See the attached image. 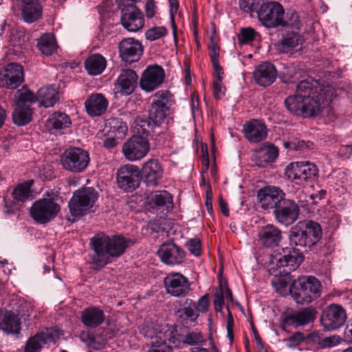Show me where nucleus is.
Instances as JSON below:
<instances>
[{"instance_id": "864d4df0", "label": "nucleus", "mask_w": 352, "mask_h": 352, "mask_svg": "<svg viewBox=\"0 0 352 352\" xmlns=\"http://www.w3.org/2000/svg\"><path fill=\"white\" fill-rule=\"evenodd\" d=\"M17 94H19L16 104L20 105H28V102H34L37 101V94L35 95L33 92L30 90H18Z\"/></svg>"}, {"instance_id": "2eb2a0df", "label": "nucleus", "mask_w": 352, "mask_h": 352, "mask_svg": "<svg viewBox=\"0 0 352 352\" xmlns=\"http://www.w3.org/2000/svg\"><path fill=\"white\" fill-rule=\"evenodd\" d=\"M24 81L23 66L16 63H11L0 71V87L15 89Z\"/></svg>"}, {"instance_id": "72a5a7b5", "label": "nucleus", "mask_w": 352, "mask_h": 352, "mask_svg": "<svg viewBox=\"0 0 352 352\" xmlns=\"http://www.w3.org/2000/svg\"><path fill=\"white\" fill-rule=\"evenodd\" d=\"M278 156V149L273 144L264 145L256 151L255 155L256 164L259 167H265L273 163Z\"/></svg>"}, {"instance_id": "423d86ee", "label": "nucleus", "mask_w": 352, "mask_h": 352, "mask_svg": "<svg viewBox=\"0 0 352 352\" xmlns=\"http://www.w3.org/2000/svg\"><path fill=\"white\" fill-rule=\"evenodd\" d=\"M60 162L64 170L80 173L87 168L90 163L89 153L80 147H70L60 155Z\"/></svg>"}, {"instance_id": "0eeeda50", "label": "nucleus", "mask_w": 352, "mask_h": 352, "mask_svg": "<svg viewBox=\"0 0 352 352\" xmlns=\"http://www.w3.org/2000/svg\"><path fill=\"white\" fill-rule=\"evenodd\" d=\"M98 198V192L91 187H85L76 190L69 201V208L73 217L87 214Z\"/></svg>"}, {"instance_id": "f03ea898", "label": "nucleus", "mask_w": 352, "mask_h": 352, "mask_svg": "<svg viewBox=\"0 0 352 352\" xmlns=\"http://www.w3.org/2000/svg\"><path fill=\"white\" fill-rule=\"evenodd\" d=\"M136 240L126 238L122 234L108 235L104 232L95 234L90 239L93 270H100L111 262V258H118L126 249L133 245Z\"/></svg>"}, {"instance_id": "58836bf2", "label": "nucleus", "mask_w": 352, "mask_h": 352, "mask_svg": "<svg viewBox=\"0 0 352 352\" xmlns=\"http://www.w3.org/2000/svg\"><path fill=\"white\" fill-rule=\"evenodd\" d=\"M37 47L42 54L51 56L57 50V43L53 34H43L37 41Z\"/></svg>"}, {"instance_id": "49530a36", "label": "nucleus", "mask_w": 352, "mask_h": 352, "mask_svg": "<svg viewBox=\"0 0 352 352\" xmlns=\"http://www.w3.org/2000/svg\"><path fill=\"white\" fill-rule=\"evenodd\" d=\"M168 202H172V197L166 190L156 191L150 197V204L156 206H164Z\"/></svg>"}, {"instance_id": "6ab92c4d", "label": "nucleus", "mask_w": 352, "mask_h": 352, "mask_svg": "<svg viewBox=\"0 0 352 352\" xmlns=\"http://www.w3.org/2000/svg\"><path fill=\"white\" fill-rule=\"evenodd\" d=\"M157 254L162 262L172 266L182 264L186 257L185 251L172 240L163 243L157 250Z\"/></svg>"}, {"instance_id": "ea45409f", "label": "nucleus", "mask_w": 352, "mask_h": 352, "mask_svg": "<svg viewBox=\"0 0 352 352\" xmlns=\"http://www.w3.org/2000/svg\"><path fill=\"white\" fill-rule=\"evenodd\" d=\"M37 101L45 108L53 107L58 101L57 91L51 86L41 87L37 91Z\"/></svg>"}, {"instance_id": "69168bd1", "label": "nucleus", "mask_w": 352, "mask_h": 352, "mask_svg": "<svg viewBox=\"0 0 352 352\" xmlns=\"http://www.w3.org/2000/svg\"><path fill=\"white\" fill-rule=\"evenodd\" d=\"M338 344V340L336 336L322 337L318 346L320 349L331 348Z\"/></svg>"}, {"instance_id": "5fc2aeb1", "label": "nucleus", "mask_w": 352, "mask_h": 352, "mask_svg": "<svg viewBox=\"0 0 352 352\" xmlns=\"http://www.w3.org/2000/svg\"><path fill=\"white\" fill-rule=\"evenodd\" d=\"M38 333L45 344L47 342H55L60 336L58 331L54 329H48Z\"/></svg>"}, {"instance_id": "412c9836", "label": "nucleus", "mask_w": 352, "mask_h": 352, "mask_svg": "<svg viewBox=\"0 0 352 352\" xmlns=\"http://www.w3.org/2000/svg\"><path fill=\"white\" fill-rule=\"evenodd\" d=\"M316 314L317 311L314 307H305L298 311L285 314L280 324L283 329L287 327L295 328L302 327L314 322Z\"/></svg>"}, {"instance_id": "338daca9", "label": "nucleus", "mask_w": 352, "mask_h": 352, "mask_svg": "<svg viewBox=\"0 0 352 352\" xmlns=\"http://www.w3.org/2000/svg\"><path fill=\"white\" fill-rule=\"evenodd\" d=\"M209 56L212 64L219 62L220 48L217 44L208 45Z\"/></svg>"}, {"instance_id": "6e6d98bb", "label": "nucleus", "mask_w": 352, "mask_h": 352, "mask_svg": "<svg viewBox=\"0 0 352 352\" xmlns=\"http://www.w3.org/2000/svg\"><path fill=\"white\" fill-rule=\"evenodd\" d=\"M305 340V337L304 336V334L302 332L298 331L285 339V342L287 343V346L288 348L293 349L299 346Z\"/></svg>"}, {"instance_id": "9d476101", "label": "nucleus", "mask_w": 352, "mask_h": 352, "mask_svg": "<svg viewBox=\"0 0 352 352\" xmlns=\"http://www.w3.org/2000/svg\"><path fill=\"white\" fill-rule=\"evenodd\" d=\"M141 180V171L135 165L127 164L120 166L117 170V185L124 192H131L136 190Z\"/></svg>"}, {"instance_id": "052dcab7", "label": "nucleus", "mask_w": 352, "mask_h": 352, "mask_svg": "<svg viewBox=\"0 0 352 352\" xmlns=\"http://www.w3.org/2000/svg\"><path fill=\"white\" fill-rule=\"evenodd\" d=\"M228 309V317L226 320V329H227V335L228 338L232 344L234 342V318L232 315V313L230 311L229 307H227Z\"/></svg>"}, {"instance_id": "de8ad7c7", "label": "nucleus", "mask_w": 352, "mask_h": 352, "mask_svg": "<svg viewBox=\"0 0 352 352\" xmlns=\"http://www.w3.org/2000/svg\"><path fill=\"white\" fill-rule=\"evenodd\" d=\"M206 340L204 339V337L201 332L190 331L187 333H185L184 346H201L204 344Z\"/></svg>"}, {"instance_id": "b1692460", "label": "nucleus", "mask_w": 352, "mask_h": 352, "mask_svg": "<svg viewBox=\"0 0 352 352\" xmlns=\"http://www.w3.org/2000/svg\"><path fill=\"white\" fill-rule=\"evenodd\" d=\"M138 76L131 69L122 70L115 82V90L121 95L129 96L138 85Z\"/></svg>"}, {"instance_id": "e433bc0d", "label": "nucleus", "mask_w": 352, "mask_h": 352, "mask_svg": "<svg viewBox=\"0 0 352 352\" xmlns=\"http://www.w3.org/2000/svg\"><path fill=\"white\" fill-rule=\"evenodd\" d=\"M0 329L8 333H19L21 329V320L12 311H6L0 318Z\"/></svg>"}, {"instance_id": "ddd939ff", "label": "nucleus", "mask_w": 352, "mask_h": 352, "mask_svg": "<svg viewBox=\"0 0 352 352\" xmlns=\"http://www.w3.org/2000/svg\"><path fill=\"white\" fill-rule=\"evenodd\" d=\"M164 286L167 294L175 298H184L191 290L187 277L179 272H171L164 278Z\"/></svg>"}, {"instance_id": "4c0bfd02", "label": "nucleus", "mask_w": 352, "mask_h": 352, "mask_svg": "<svg viewBox=\"0 0 352 352\" xmlns=\"http://www.w3.org/2000/svg\"><path fill=\"white\" fill-rule=\"evenodd\" d=\"M107 66L104 56L99 54L90 55L85 61V67L89 74L96 76L102 74Z\"/></svg>"}, {"instance_id": "6e6552de", "label": "nucleus", "mask_w": 352, "mask_h": 352, "mask_svg": "<svg viewBox=\"0 0 352 352\" xmlns=\"http://www.w3.org/2000/svg\"><path fill=\"white\" fill-rule=\"evenodd\" d=\"M285 176L296 184L309 183L318 177L317 166L308 161L292 162L285 169Z\"/></svg>"}, {"instance_id": "c756f323", "label": "nucleus", "mask_w": 352, "mask_h": 352, "mask_svg": "<svg viewBox=\"0 0 352 352\" xmlns=\"http://www.w3.org/2000/svg\"><path fill=\"white\" fill-rule=\"evenodd\" d=\"M243 133L249 142L258 143L266 138L267 129L264 123L254 119L244 124Z\"/></svg>"}, {"instance_id": "79ce46f5", "label": "nucleus", "mask_w": 352, "mask_h": 352, "mask_svg": "<svg viewBox=\"0 0 352 352\" xmlns=\"http://www.w3.org/2000/svg\"><path fill=\"white\" fill-rule=\"evenodd\" d=\"M106 126L109 128V133L120 140L124 139L128 131L126 123L120 118H110L106 122Z\"/></svg>"}, {"instance_id": "3c124183", "label": "nucleus", "mask_w": 352, "mask_h": 352, "mask_svg": "<svg viewBox=\"0 0 352 352\" xmlns=\"http://www.w3.org/2000/svg\"><path fill=\"white\" fill-rule=\"evenodd\" d=\"M258 33L251 27L243 28L238 35V41L240 44H245L252 42Z\"/></svg>"}, {"instance_id": "774afa93", "label": "nucleus", "mask_w": 352, "mask_h": 352, "mask_svg": "<svg viewBox=\"0 0 352 352\" xmlns=\"http://www.w3.org/2000/svg\"><path fill=\"white\" fill-rule=\"evenodd\" d=\"M80 339L85 343H86L89 346H93V344L95 342V337L94 335L88 331H82L80 333Z\"/></svg>"}, {"instance_id": "c85d7f7f", "label": "nucleus", "mask_w": 352, "mask_h": 352, "mask_svg": "<svg viewBox=\"0 0 352 352\" xmlns=\"http://www.w3.org/2000/svg\"><path fill=\"white\" fill-rule=\"evenodd\" d=\"M283 254L274 258L278 267H287L289 270L297 269L304 260L303 254L295 248H286L283 250Z\"/></svg>"}, {"instance_id": "f3484780", "label": "nucleus", "mask_w": 352, "mask_h": 352, "mask_svg": "<svg viewBox=\"0 0 352 352\" xmlns=\"http://www.w3.org/2000/svg\"><path fill=\"white\" fill-rule=\"evenodd\" d=\"M120 21L122 26L129 32H137L144 25L143 12L133 4H124V8H121Z\"/></svg>"}, {"instance_id": "c9c22d12", "label": "nucleus", "mask_w": 352, "mask_h": 352, "mask_svg": "<svg viewBox=\"0 0 352 352\" xmlns=\"http://www.w3.org/2000/svg\"><path fill=\"white\" fill-rule=\"evenodd\" d=\"M23 3L22 16L25 21L32 23L38 20L42 14V7L38 0H21Z\"/></svg>"}, {"instance_id": "a211bd4d", "label": "nucleus", "mask_w": 352, "mask_h": 352, "mask_svg": "<svg viewBox=\"0 0 352 352\" xmlns=\"http://www.w3.org/2000/svg\"><path fill=\"white\" fill-rule=\"evenodd\" d=\"M286 195L279 187L269 186L259 189L257 192V201L263 210H273L277 207Z\"/></svg>"}, {"instance_id": "39448f33", "label": "nucleus", "mask_w": 352, "mask_h": 352, "mask_svg": "<svg viewBox=\"0 0 352 352\" xmlns=\"http://www.w3.org/2000/svg\"><path fill=\"white\" fill-rule=\"evenodd\" d=\"M322 285L314 276H302L294 280L289 287V294L298 304H308L321 295Z\"/></svg>"}, {"instance_id": "473e14b6", "label": "nucleus", "mask_w": 352, "mask_h": 352, "mask_svg": "<svg viewBox=\"0 0 352 352\" xmlns=\"http://www.w3.org/2000/svg\"><path fill=\"white\" fill-rule=\"evenodd\" d=\"M80 320L87 328L95 329L104 322L105 315L100 308L94 306L89 307L81 312Z\"/></svg>"}, {"instance_id": "f8f14e48", "label": "nucleus", "mask_w": 352, "mask_h": 352, "mask_svg": "<svg viewBox=\"0 0 352 352\" xmlns=\"http://www.w3.org/2000/svg\"><path fill=\"white\" fill-rule=\"evenodd\" d=\"M150 151V143L142 135H133L122 145V152L125 159L130 162L140 160Z\"/></svg>"}, {"instance_id": "0e129e2a", "label": "nucleus", "mask_w": 352, "mask_h": 352, "mask_svg": "<svg viewBox=\"0 0 352 352\" xmlns=\"http://www.w3.org/2000/svg\"><path fill=\"white\" fill-rule=\"evenodd\" d=\"M170 6V16L171 19V25L174 32L176 31L177 25L175 23V15L177 12L179 8V2L177 0H168Z\"/></svg>"}, {"instance_id": "680f3d73", "label": "nucleus", "mask_w": 352, "mask_h": 352, "mask_svg": "<svg viewBox=\"0 0 352 352\" xmlns=\"http://www.w3.org/2000/svg\"><path fill=\"white\" fill-rule=\"evenodd\" d=\"M226 87L222 82L213 81L212 95L216 100L221 99L225 95Z\"/></svg>"}, {"instance_id": "bf43d9fd", "label": "nucleus", "mask_w": 352, "mask_h": 352, "mask_svg": "<svg viewBox=\"0 0 352 352\" xmlns=\"http://www.w3.org/2000/svg\"><path fill=\"white\" fill-rule=\"evenodd\" d=\"M148 352H173V348L169 344H167L166 342L157 338L153 342Z\"/></svg>"}, {"instance_id": "bb28decb", "label": "nucleus", "mask_w": 352, "mask_h": 352, "mask_svg": "<svg viewBox=\"0 0 352 352\" xmlns=\"http://www.w3.org/2000/svg\"><path fill=\"white\" fill-rule=\"evenodd\" d=\"M258 236L263 246L273 248L280 244L282 240V232L277 226L267 224L260 229Z\"/></svg>"}, {"instance_id": "8fccbe9b", "label": "nucleus", "mask_w": 352, "mask_h": 352, "mask_svg": "<svg viewBox=\"0 0 352 352\" xmlns=\"http://www.w3.org/2000/svg\"><path fill=\"white\" fill-rule=\"evenodd\" d=\"M264 0H239V4L240 9L247 13H257L262 2Z\"/></svg>"}, {"instance_id": "dca6fc26", "label": "nucleus", "mask_w": 352, "mask_h": 352, "mask_svg": "<svg viewBox=\"0 0 352 352\" xmlns=\"http://www.w3.org/2000/svg\"><path fill=\"white\" fill-rule=\"evenodd\" d=\"M346 320L344 308L338 304H331L323 311L320 321L327 331L337 329L342 327Z\"/></svg>"}, {"instance_id": "cd10ccee", "label": "nucleus", "mask_w": 352, "mask_h": 352, "mask_svg": "<svg viewBox=\"0 0 352 352\" xmlns=\"http://www.w3.org/2000/svg\"><path fill=\"white\" fill-rule=\"evenodd\" d=\"M253 74L256 84L265 87L271 85L276 80L277 71L273 64L265 62L258 65Z\"/></svg>"}, {"instance_id": "7c9ffc66", "label": "nucleus", "mask_w": 352, "mask_h": 352, "mask_svg": "<svg viewBox=\"0 0 352 352\" xmlns=\"http://www.w3.org/2000/svg\"><path fill=\"white\" fill-rule=\"evenodd\" d=\"M179 307L175 311L178 319L184 324L195 322L199 314L197 309V302L190 298H186L180 302Z\"/></svg>"}, {"instance_id": "13d9d810", "label": "nucleus", "mask_w": 352, "mask_h": 352, "mask_svg": "<svg viewBox=\"0 0 352 352\" xmlns=\"http://www.w3.org/2000/svg\"><path fill=\"white\" fill-rule=\"evenodd\" d=\"M214 308L217 312L221 311L224 305V293H223V287L221 285H219V290H217L214 295Z\"/></svg>"}, {"instance_id": "a18cd8bd", "label": "nucleus", "mask_w": 352, "mask_h": 352, "mask_svg": "<svg viewBox=\"0 0 352 352\" xmlns=\"http://www.w3.org/2000/svg\"><path fill=\"white\" fill-rule=\"evenodd\" d=\"M281 27H288L292 28L295 32H298L301 27V23L298 13L295 11H292L287 13L285 18L283 17Z\"/></svg>"}, {"instance_id": "a19ab883", "label": "nucleus", "mask_w": 352, "mask_h": 352, "mask_svg": "<svg viewBox=\"0 0 352 352\" xmlns=\"http://www.w3.org/2000/svg\"><path fill=\"white\" fill-rule=\"evenodd\" d=\"M32 109L30 105L16 104L12 113V120L18 126H25L32 121Z\"/></svg>"}, {"instance_id": "f704fd0d", "label": "nucleus", "mask_w": 352, "mask_h": 352, "mask_svg": "<svg viewBox=\"0 0 352 352\" xmlns=\"http://www.w3.org/2000/svg\"><path fill=\"white\" fill-rule=\"evenodd\" d=\"M303 42L304 38L298 32L292 31L285 34L276 46L280 52L288 53Z\"/></svg>"}, {"instance_id": "393cba45", "label": "nucleus", "mask_w": 352, "mask_h": 352, "mask_svg": "<svg viewBox=\"0 0 352 352\" xmlns=\"http://www.w3.org/2000/svg\"><path fill=\"white\" fill-rule=\"evenodd\" d=\"M163 175L161 164L156 159H150L145 162L142 168V179L148 186H157Z\"/></svg>"}, {"instance_id": "a878e982", "label": "nucleus", "mask_w": 352, "mask_h": 352, "mask_svg": "<svg viewBox=\"0 0 352 352\" xmlns=\"http://www.w3.org/2000/svg\"><path fill=\"white\" fill-rule=\"evenodd\" d=\"M72 126L70 117L64 112L56 111L48 117L45 127L52 134L60 135L66 133Z\"/></svg>"}, {"instance_id": "4d7b16f0", "label": "nucleus", "mask_w": 352, "mask_h": 352, "mask_svg": "<svg viewBox=\"0 0 352 352\" xmlns=\"http://www.w3.org/2000/svg\"><path fill=\"white\" fill-rule=\"evenodd\" d=\"M186 247L192 254L196 256H199L201 254V243L197 238L189 239L186 242Z\"/></svg>"}, {"instance_id": "7ed1b4c3", "label": "nucleus", "mask_w": 352, "mask_h": 352, "mask_svg": "<svg viewBox=\"0 0 352 352\" xmlns=\"http://www.w3.org/2000/svg\"><path fill=\"white\" fill-rule=\"evenodd\" d=\"M173 95L168 90H160L153 96V100L148 111V120H142L140 128L142 131L138 129V133L142 135H148L149 131L144 127L146 125L150 126H160L164 121L169 111L170 106L173 104Z\"/></svg>"}, {"instance_id": "e2e57ef3", "label": "nucleus", "mask_w": 352, "mask_h": 352, "mask_svg": "<svg viewBox=\"0 0 352 352\" xmlns=\"http://www.w3.org/2000/svg\"><path fill=\"white\" fill-rule=\"evenodd\" d=\"M196 302L198 314H199V313H206L208 310L210 306L209 294H206L201 296Z\"/></svg>"}, {"instance_id": "603ef678", "label": "nucleus", "mask_w": 352, "mask_h": 352, "mask_svg": "<svg viewBox=\"0 0 352 352\" xmlns=\"http://www.w3.org/2000/svg\"><path fill=\"white\" fill-rule=\"evenodd\" d=\"M167 34L168 30L165 27L158 26L148 29L145 33V36L147 40L153 41L165 36Z\"/></svg>"}, {"instance_id": "c03bdc74", "label": "nucleus", "mask_w": 352, "mask_h": 352, "mask_svg": "<svg viewBox=\"0 0 352 352\" xmlns=\"http://www.w3.org/2000/svg\"><path fill=\"white\" fill-rule=\"evenodd\" d=\"M30 196V186L28 184L17 185L12 192V198L17 202H25Z\"/></svg>"}, {"instance_id": "09e8293b", "label": "nucleus", "mask_w": 352, "mask_h": 352, "mask_svg": "<svg viewBox=\"0 0 352 352\" xmlns=\"http://www.w3.org/2000/svg\"><path fill=\"white\" fill-rule=\"evenodd\" d=\"M44 344L40 335L37 333L28 340L24 352H41Z\"/></svg>"}, {"instance_id": "1a4fd4ad", "label": "nucleus", "mask_w": 352, "mask_h": 352, "mask_svg": "<svg viewBox=\"0 0 352 352\" xmlns=\"http://www.w3.org/2000/svg\"><path fill=\"white\" fill-rule=\"evenodd\" d=\"M285 16L283 6L277 1L262 2L257 11V17L261 24L267 28L280 26Z\"/></svg>"}, {"instance_id": "4be33fe9", "label": "nucleus", "mask_w": 352, "mask_h": 352, "mask_svg": "<svg viewBox=\"0 0 352 352\" xmlns=\"http://www.w3.org/2000/svg\"><path fill=\"white\" fill-rule=\"evenodd\" d=\"M165 73L157 65L148 66L144 72L140 81L142 89L151 92L157 89L164 81Z\"/></svg>"}, {"instance_id": "aec40b11", "label": "nucleus", "mask_w": 352, "mask_h": 352, "mask_svg": "<svg viewBox=\"0 0 352 352\" xmlns=\"http://www.w3.org/2000/svg\"><path fill=\"white\" fill-rule=\"evenodd\" d=\"M118 49L121 60L129 64L138 62L144 52L143 45L134 38L122 39L119 43Z\"/></svg>"}, {"instance_id": "9b49d317", "label": "nucleus", "mask_w": 352, "mask_h": 352, "mask_svg": "<svg viewBox=\"0 0 352 352\" xmlns=\"http://www.w3.org/2000/svg\"><path fill=\"white\" fill-rule=\"evenodd\" d=\"M60 210V206L52 199L36 201L30 208V215L37 223L45 224L54 219Z\"/></svg>"}, {"instance_id": "f257e3e1", "label": "nucleus", "mask_w": 352, "mask_h": 352, "mask_svg": "<svg viewBox=\"0 0 352 352\" xmlns=\"http://www.w3.org/2000/svg\"><path fill=\"white\" fill-rule=\"evenodd\" d=\"M336 97L337 91L331 85L305 80L297 85L295 94L286 98L285 105L294 115L311 118L321 113Z\"/></svg>"}, {"instance_id": "2f4dec72", "label": "nucleus", "mask_w": 352, "mask_h": 352, "mask_svg": "<svg viewBox=\"0 0 352 352\" xmlns=\"http://www.w3.org/2000/svg\"><path fill=\"white\" fill-rule=\"evenodd\" d=\"M108 100L102 94H92L85 102L87 114L92 117L103 114L108 107Z\"/></svg>"}, {"instance_id": "20e7f679", "label": "nucleus", "mask_w": 352, "mask_h": 352, "mask_svg": "<svg viewBox=\"0 0 352 352\" xmlns=\"http://www.w3.org/2000/svg\"><path fill=\"white\" fill-rule=\"evenodd\" d=\"M322 234V228L318 223L305 220L292 227L289 238L291 244L311 250L320 241Z\"/></svg>"}, {"instance_id": "4468645a", "label": "nucleus", "mask_w": 352, "mask_h": 352, "mask_svg": "<svg viewBox=\"0 0 352 352\" xmlns=\"http://www.w3.org/2000/svg\"><path fill=\"white\" fill-rule=\"evenodd\" d=\"M273 214L278 223L289 226L298 220L300 208L294 200L284 197L273 211Z\"/></svg>"}, {"instance_id": "37998d69", "label": "nucleus", "mask_w": 352, "mask_h": 352, "mask_svg": "<svg viewBox=\"0 0 352 352\" xmlns=\"http://www.w3.org/2000/svg\"><path fill=\"white\" fill-rule=\"evenodd\" d=\"M292 281L289 273H285L274 276L272 279V285L276 292L282 296H285L289 293V284Z\"/></svg>"}, {"instance_id": "5701e85b", "label": "nucleus", "mask_w": 352, "mask_h": 352, "mask_svg": "<svg viewBox=\"0 0 352 352\" xmlns=\"http://www.w3.org/2000/svg\"><path fill=\"white\" fill-rule=\"evenodd\" d=\"M185 329L175 324H165L160 326L157 338L168 341L177 348L184 346Z\"/></svg>"}]
</instances>
